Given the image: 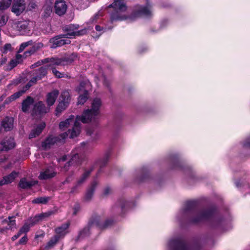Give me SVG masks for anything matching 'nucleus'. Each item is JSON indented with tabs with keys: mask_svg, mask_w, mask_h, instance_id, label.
Segmentation results:
<instances>
[{
	"mask_svg": "<svg viewBox=\"0 0 250 250\" xmlns=\"http://www.w3.org/2000/svg\"><path fill=\"white\" fill-rule=\"evenodd\" d=\"M199 208V202L197 200L188 201L185 203L183 213L189 223L198 224L204 221H208L212 228H219L221 226L223 218L217 215V209L215 207L206 208L196 215Z\"/></svg>",
	"mask_w": 250,
	"mask_h": 250,
	"instance_id": "1",
	"label": "nucleus"
},
{
	"mask_svg": "<svg viewBox=\"0 0 250 250\" xmlns=\"http://www.w3.org/2000/svg\"><path fill=\"white\" fill-rule=\"evenodd\" d=\"M108 8H112L114 10L110 14V19L111 23L126 19L125 15L122 14L127 10L125 0H113V2L108 6Z\"/></svg>",
	"mask_w": 250,
	"mask_h": 250,
	"instance_id": "2",
	"label": "nucleus"
},
{
	"mask_svg": "<svg viewBox=\"0 0 250 250\" xmlns=\"http://www.w3.org/2000/svg\"><path fill=\"white\" fill-rule=\"evenodd\" d=\"M114 223V220L112 219H107L103 223L101 217L96 214L92 215L89 220V225H95L101 229H107L112 226Z\"/></svg>",
	"mask_w": 250,
	"mask_h": 250,
	"instance_id": "3",
	"label": "nucleus"
},
{
	"mask_svg": "<svg viewBox=\"0 0 250 250\" xmlns=\"http://www.w3.org/2000/svg\"><path fill=\"white\" fill-rule=\"evenodd\" d=\"M151 11L147 6L136 5L134 7L130 15L131 19H136L143 17L149 18L151 17Z\"/></svg>",
	"mask_w": 250,
	"mask_h": 250,
	"instance_id": "4",
	"label": "nucleus"
},
{
	"mask_svg": "<svg viewBox=\"0 0 250 250\" xmlns=\"http://www.w3.org/2000/svg\"><path fill=\"white\" fill-rule=\"evenodd\" d=\"M65 39H66V36L63 34H60L52 37L49 41L50 48L55 49L65 44H70L71 42V41Z\"/></svg>",
	"mask_w": 250,
	"mask_h": 250,
	"instance_id": "5",
	"label": "nucleus"
},
{
	"mask_svg": "<svg viewBox=\"0 0 250 250\" xmlns=\"http://www.w3.org/2000/svg\"><path fill=\"white\" fill-rule=\"evenodd\" d=\"M43 46V44L42 42L36 43L33 44L31 48L28 49L27 51H25L22 55L20 54H16L15 58L14 59L16 61V62H19V64L21 63L22 62V57L26 58L31 56Z\"/></svg>",
	"mask_w": 250,
	"mask_h": 250,
	"instance_id": "6",
	"label": "nucleus"
},
{
	"mask_svg": "<svg viewBox=\"0 0 250 250\" xmlns=\"http://www.w3.org/2000/svg\"><path fill=\"white\" fill-rule=\"evenodd\" d=\"M50 66V64H47L42 66L38 68L34 69L32 71V78L36 82L42 80L47 76L48 70L49 69Z\"/></svg>",
	"mask_w": 250,
	"mask_h": 250,
	"instance_id": "7",
	"label": "nucleus"
},
{
	"mask_svg": "<svg viewBox=\"0 0 250 250\" xmlns=\"http://www.w3.org/2000/svg\"><path fill=\"white\" fill-rule=\"evenodd\" d=\"M168 245L171 250H190L186 242L181 238L170 240Z\"/></svg>",
	"mask_w": 250,
	"mask_h": 250,
	"instance_id": "8",
	"label": "nucleus"
},
{
	"mask_svg": "<svg viewBox=\"0 0 250 250\" xmlns=\"http://www.w3.org/2000/svg\"><path fill=\"white\" fill-rule=\"evenodd\" d=\"M12 0H2L0 1V28L4 26L8 21V17L3 11L11 5Z\"/></svg>",
	"mask_w": 250,
	"mask_h": 250,
	"instance_id": "9",
	"label": "nucleus"
},
{
	"mask_svg": "<svg viewBox=\"0 0 250 250\" xmlns=\"http://www.w3.org/2000/svg\"><path fill=\"white\" fill-rule=\"evenodd\" d=\"M49 111V108L46 107L43 103L40 101L33 104V107L31 110V115L42 117L48 113Z\"/></svg>",
	"mask_w": 250,
	"mask_h": 250,
	"instance_id": "10",
	"label": "nucleus"
},
{
	"mask_svg": "<svg viewBox=\"0 0 250 250\" xmlns=\"http://www.w3.org/2000/svg\"><path fill=\"white\" fill-rule=\"evenodd\" d=\"M61 139L59 137L55 136L52 135H48L45 140L41 143L42 148L44 150H48L58 142H60Z\"/></svg>",
	"mask_w": 250,
	"mask_h": 250,
	"instance_id": "11",
	"label": "nucleus"
},
{
	"mask_svg": "<svg viewBox=\"0 0 250 250\" xmlns=\"http://www.w3.org/2000/svg\"><path fill=\"white\" fill-rule=\"evenodd\" d=\"M26 8L25 0H13L11 11L17 16L21 15Z\"/></svg>",
	"mask_w": 250,
	"mask_h": 250,
	"instance_id": "12",
	"label": "nucleus"
},
{
	"mask_svg": "<svg viewBox=\"0 0 250 250\" xmlns=\"http://www.w3.org/2000/svg\"><path fill=\"white\" fill-rule=\"evenodd\" d=\"M2 146L1 151H8L15 147L16 144L14 139L11 137L6 136L4 137L0 143Z\"/></svg>",
	"mask_w": 250,
	"mask_h": 250,
	"instance_id": "13",
	"label": "nucleus"
},
{
	"mask_svg": "<svg viewBox=\"0 0 250 250\" xmlns=\"http://www.w3.org/2000/svg\"><path fill=\"white\" fill-rule=\"evenodd\" d=\"M70 223L67 222L65 223L62 224L61 226L56 228L55 229L56 234L55 236H58V238L60 240L63 238L65 235L67 233V229L69 228Z\"/></svg>",
	"mask_w": 250,
	"mask_h": 250,
	"instance_id": "14",
	"label": "nucleus"
},
{
	"mask_svg": "<svg viewBox=\"0 0 250 250\" xmlns=\"http://www.w3.org/2000/svg\"><path fill=\"white\" fill-rule=\"evenodd\" d=\"M67 9V5L63 0H56L55 3L54 10L56 14L59 16L64 15Z\"/></svg>",
	"mask_w": 250,
	"mask_h": 250,
	"instance_id": "15",
	"label": "nucleus"
},
{
	"mask_svg": "<svg viewBox=\"0 0 250 250\" xmlns=\"http://www.w3.org/2000/svg\"><path fill=\"white\" fill-rule=\"evenodd\" d=\"M97 115L95 113H93L91 109H87L84 110L83 114L81 116V122L84 124L88 123Z\"/></svg>",
	"mask_w": 250,
	"mask_h": 250,
	"instance_id": "16",
	"label": "nucleus"
},
{
	"mask_svg": "<svg viewBox=\"0 0 250 250\" xmlns=\"http://www.w3.org/2000/svg\"><path fill=\"white\" fill-rule=\"evenodd\" d=\"M14 119L12 117L6 116L1 121V125L6 132L10 131L13 128Z\"/></svg>",
	"mask_w": 250,
	"mask_h": 250,
	"instance_id": "17",
	"label": "nucleus"
},
{
	"mask_svg": "<svg viewBox=\"0 0 250 250\" xmlns=\"http://www.w3.org/2000/svg\"><path fill=\"white\" fill-rule=\"evenodd\" d=\"M18 175V172L15 171H13L9 174L4 176L2 179L0 180V186H2L3 185L11 183L15 180Z\"/></svg>",
	"mask_w": 250,
	"mask_h": 250,
	"instance_id": "18",
	"label": "nucleus"
},
{
	"mask_svg": "<svg viewBox=\"0 0 250 250\" xmlns=\"http://www.w3.org/2000/svg\"><path fill=\"white\" fill-rule=\"evenodd\" d=\"M81 116L78 115L76 116L75 121L74 124V126L72 129V131L70 134V137L71 138H74L77 137L80 133L81 124L80 123L81 121Z\"/></svg>",
	"mask_w": 250,
	"mask_h": 250,
	"instance_id": "19",
	"label": "nucleus"
},
{
	"mask_svg": "<svg viewBox=\"0 0 250 250\" xmlns=\"http://www.w3.org/2000/svg\"><path fill=\"white\" fill-rule=\"evenodd\" d=\"M45 126L46 125L44 122H42L38 125L35 128L31 130L29 134V138L31 139L39 136L42 133Z\"/></svg>",
	"mask_w": 250,
	"mask_h": 250,
	"instance_id": "20",
	"label": "nucleus"
},
{
	"mask_svg": "<svg viewBox=\"0 0 250 250\" xmlns=\"http://www.w3.org/2000/svg\"><path fill=\"white\" fill-rule=\"evenodd\" d=\"M171 162L172 169H183L184 168V164L178 155H173L171 157Z\"/></svg>",
	"mask_w": 250,
	"mask_h": 250,
	"instance_id": "21",
	"label": "nucleus"
},
{
	"mask_svg": "<svg viewBox=\"0 0 250 250\" xmlns=\"http://www.w3.org/2000/svg\"><path fill=\"white\" fill-rule=\"evenodd\" d=\"M59 94V90L56 89L47 94L46 102L48 106L50 107L54 104Z\"/></svg>",
	"mask_w": 250,
	"mask_h": 250,
	"instance_id": "22",
	"label": "nucleus"
},
{
	"mask_svg": "<svg viewBox=\"0 0 250 250\" xmlns=\"http://www.w3.org/2000/svg\"><path fill=\"white\" fill-rule=\"evenodd\" d=\"M34 103V99L30 96H28L21 103V111L24 113L28 112L30 106L33 105Z\"/></svg>",
	"mask_w": 250,
	"mask_h": 250,
	"instance_id": "23",
	"label": "nucleus"
},
{
	"mask_svg": "<svg viewBox=\"0 0 250 250\" xmlns=\"http://www.w3.org/2000/svg\"><path fill=\"white\" fill-rule=\"evenodd\" d=\"M37 181H27L25 178H21L19 183L18 187L22 189H29L38 184Z\"/></svg>",
	"mask_w": 250,
	"mask_h": 250,
	"instance_id": "24",
	"label": "nucleus"
},
{
	"mask_svg": "<svg viewBox=\"0 0 250 250\" xmlns=\"http://www.w3.org/2000/svg\"><path fill=\"white\" fill-rule=\"evenodd\" d=\"M77 27L73 24L66 25L62 28V31L65 33L63 35L66 36V39L72 38L75 37V30Z\"/></svg>",
	"mask_w": 250,
	"mask_h": 250,
	"instance_id": "25",
	"label": "nucleus"
},
{
	"mask_svg": "<svg viewBox=\"0 0 250 250\" xmlns=\"http://www.w3.org/2000/svg\"><path fill=\"white\" fill-rule=\"evenodd\" d=\"M82 162V159L80 158L79 155L78 153L75 154L71 157L70 160L66 163L64 168H67V167L72 166H80L81 165Z\"/></svg>",
	"mask_w": 250,
	"mask_h": 250,
	"instance_id": "26",
	"label": "nucleus"
},
{
	"mask_svg": "<svg viewBox=\"0 0 250 250\" xmlns=\"http://www.w3.org/2000/svg\"><path fill=\"white\" fill-rule=\"evenodd\" d=\"M111 154V151L108 150L105 152L104 157L99 160L98 164L99 165L100 168L97 172V176L101 172L102 168L105 167L107 164L110 157Z\"/></svg>",
	"mask_w": 250,
	"mask_h": 250,
	"instance_id": "27",
	"label": "nucleus"
},
{
	"mask_svg": "<svg viewBox=\"0 0 250 250\" xmlns=\"http://www.w3.org/2000/svg\"><path fill=\"white\" fill-rule=\"evenodd\" d=\"M129 202L124 198L120 199L115 207H114V209L116 208H119L121 210V214L123 215L125 214V211L126 210V208H127L128 206Z\"/></svg>",
	"mask_w": 250,
	"mask_h": 250,
	"instance_id": "28",
	"label": "nucleus"
},
{
	"mask_svg": "<svg viewBox=\"0 0 250 250\" xmlns=\"http://www.w3.org/2000/svg\"><path fill=\"white\" fill-rule=\"evenodd\" d=\"M97 185V183L96 181H93L91 182L90 186L88 188L85 196L84 200L85 201H89L92 198L96 187Z\"/></svg>",
	"mask_w": 250,
	"mask_h": 250,
	"instance_id": "29",
	"label": "nucleus"
},
{
	"mask_svg": "<svg viewBox=\"0 0 250 250\" xmlns=\"http://www.w3.org/2000/svg\"><path fill=\"white\" fill-rule=\"evenodd\" d=\"M102 105V101L100 98H94L91 103V110L93 113H95L97 115H99L100 113V108Z\"/></svg>",
	"mask_w": 250,
	"mask_h": 250,
	"instance_id": "30",
	"label": "nucleus"
},
{
	"mask_svg": "<svg viewBox=\"0 0 250 250\" xmlns=\"http://www.w3.org/2000/svg\"><path fill=\"white\" fill-rule=\"evenodd\" d=\"M78 58V54L73 52L71 54H67L62 57L64 65H68L72 63Z\"/></svg>",
	"mask_w": 250,
	"mask_h": 250,
	"instance_id": "31",
	"label": "nucleus"
},
{
	"mask_svg": "<svg viewBox=\"0 0 250 250\" xmlns=\"http://www.w3.org/2000/svg\"><path fill=\"white\" fill-rule=\"evenodd\" d=\"M93 225H89V222L88 223L87 226L84 227L83 229L80 231L79 234L78 235L77 240H80L81 239H83L84 237L89 236L90 234V229Z\"/></svg>",
	"mask_w": 250,
	"mask_h": 250,
	"instance_id": "32",
	"label": "nucleus"
},
{
	"mask_svg": "<svg viewBox=\"0 0 250 250\" xmlns=\"http://www.w3.org/2000/svg\"><path fill=\"white\" fill-rule=\"evenodd\" d=\"M2 224H7L8 227H6V229L12 230L15 228L16 224L14 216H9L7 218L2 221Z\"/></svg>",
	"mask_w": 250,
	"mask_h": 250,
	"instance_id": "33",
	"label": "nucleus"
},
{
	"mask_svg": "<svg viewBox=\"0 0 250 250\" xmlns=\"http://www.w3.org/2000/svg\"><path fill=\"white\" fill-rule=\"evenodd\" d=\"M93 169L94 166L91 167L88 170L85 169L84 173L77 181V186H79L84 183Z\"/></svg>",
	"mask_w": 250,
	"mask_h": 250,
	"instance_id": "34",
	"label": "nucleus"
},
{
	"mask_svg": "<svg viewBox=\"0 0 250 250\" xmlns=\"http://www.w3.org/2000/svg\"><path fill=\"white\" fill-rule=\"evenodd\" d=\"M56 174V172H50L48 169H46L40 173L39 178L40 180H47L55 177Z\"/></svg>",
	"mask_w": 250,
	"mask_h": 250,
	"instance_id": "35",
	"label": "nucleus"
},
{
	"mask_svg": "<svg viewBox=\"0 0 250 250\" xmlns=\"http://www.w3.org/2000/svg\"><path fill=\"white\" fill-rule=\"evenodd\" d=\"M23 94V91H18L7 98L4 102V104H8L20 98Z\"/></svg>",
	"mask_w": 250,
	"mask_h": 250,
	"instance_id": "36",
	"label": "nucleus"
},
{
	"mask_svg": "<svg viewBox=\"0 0 250 250\" xmlns=\"http://www.w3.org/2000/svg\"><path fill=\"white\" fill-rule=\"evenodd\" d=\"M60 239L58 238V236H55L54 235L52 237L49 241L46 243V245L44 247L45 250H48L53 248L56 244L59 242Z\"/></svg>",
	"mask_w": 250,
	"mask_h": 250,
	"instance_id": "37",
	"label": "nucleus"
},
{
	"mask_svg": "<svg viewBox=\"0 0 250 250\" xmlns=\"http://www.w3.org/2000/svg\"><path fill=\"white\" fill-rule=\"evenodd\" d=\"M69 104L67 103H64V102H60L57 105L56 109V115L59 116L62 112V111L64 110L68 106Z\"/></svg>",
	"mask_w": 250,
	"mask_h": 250,
	"instance_id": "38",
	"label": "nucleus"
},
{
	"mask_svg": "<svg viewBox=\"0 0 250 250\" xmlns=\"http://www.w3.org/2000/svg\"><path fill=\"white\" fill-rule=\"evenodd\" d=\"M88 98V92L87 90H84L83 93L81 94L78 98V104H83Z\"/></svg>",
	"mask_w": 250,
	"mask_h": 250,
	"instance_id": "39",
	"label": "nucleus"
},
{
	"mask_svg": "<svg viewBox=\"0 0 250 250\" xmlns=\"http://www.w3.org/2000/svg\"><path fill=\"white\" fill-rule=\"evenodd\" d=\"M74 119V116L71 115L69 118L65 121H61L59 124V127L61 129H64L65 128L68 127L70 123H71Z\"/></svg>",
	"mask_w": 250,
	"mask_h": 250,
	"instance_id": "40",
	"label": "nucleus"
},
{
	"mask_svg": "<svg viewBox=\"0 0 250 250\" xmlns=\"http://www.w3.org/2000/svg\"><path fill=\"white\" fill-rule=\"evenodd\" d=\"M60 100L62 102L69 104L71 100L69 93L66 91L62 92L60 96Z\"/></svg>",
	"mask_w": 250,
	"mask_h": 250,
	"instance_id": "41",
	"label": "nucleus"
},
{
	"mask_svg": "<svg viewBox=\"0 0 250 250\" xmlns=\"http://www.w3.org/2000/svg\"><path fill=\"white\" fill-rule=\"evenodd\" d=\"M50 199L49 197H40L34 199L32 201L33 204H46Z\"/></svg>",
	"mask_w": 250,
	"mask_h": 250,
	"instance_id": "42",
	"label": "nucleus"
},
{
	"mask_svg": "<svg viewBox=\"0 0 250 250\" xmlns=\"http://www.w3.org/2000/svg\"><path fill=\"white\" fill-rule=\"evenodd\" d=\"M19 62H16L14 59L10 60L7 66L4 69L6 71H10L17 66Z\"/></svg>",
	"mask_w": 250,
	"mask_h": 250,
	"instance_id": "43",
	"label": "nucleus"
},
{
	"mask_svg": "<svg viewBox=\"0 0 250 250\" xmlns=\"http://www.w3.org/2000/svg\"><path fill=\"white\" fill-rule=\"evenodd\" d=\"M40 221H42L39 214L35 215L34 217H31L29 220V223L32 227L37 224Z\"/></svg>",
	"mask_w": 250,
	"mask_h": 250,
	"instance_id": "44",
	"label": "nucleus"
},
{
	"mask_svg": "<svg viewBox=\"0 0 250 250\" xmlns=\"http://www.w3.org/2000/svg\"><path fill=\"white\" fill-rule=\"evenodd\" d=\"M33 43V42L32 40L22 43L20 46L18 53H19L22 52L26 47L28 46L29 45H32Z\"/></svg>",
	"mask_w": 250,
	"mask_h": 250,
	"instance_id": "45",
	"label": "nucleus"
},
{
	"mask_svg": "<svg viewBox=\"0 0 250 250\" xmlns=\"http://www.w3.org/2000/svg\"><path fill=\"white\" fill-rule=\"evenodd\" d=\"M37 82L33 80L31 78L30 80L27 83V84L23 87V89L20 90L19 91H23L24 93L27 90H28L33 84H36Z\"/></svg>",
	"mask_w": 250,
	"mask_h": 250,
	"instance_id": "46",
	"label": "nucleus"
},
{
	"mask_svg": "<svg viewBox=\"0 0 250 250\" xmlns=\"http://www.w3.org/2000/svg\"><path fill=\"white\" fill-rule=\"evenodd\" d=\"M52 64H51L53 66H54V65H64L62 57L61 58H52Z\"/></svg>",
	"mask_w": 250,
	"mask_h": 250,
	"instance_id": "47",
	"label": "nucleus"
},
{
	"mask_svg": "<svg viewBox=\"0 0 250 250\" xmlns=\"http://www.w3.org/2000/svg\"><path fill=\"white\" fill-rule=\"evenodd\" d=\"M31 227H32V226H30V224L28 222H27L23 225L19 230L22 234L23 233H26L29 231Z\"/></svg>",
	"mask_w": 250,
	"mask_h": 250,
	"instance_id": "48",
	"label": "nucleus"
},
{
	"mask_svg": "<svg viewBox=\"0 0 250 250\" xmlns=\"http://www.w3.org/2000/svg\"><path fill=\"white\" fill-rule=\"evenodd\" d=\"M13 48L10 43H6L3 46V48L0 49L2 54H6L8 51H12Z\"/></svg>",
	"mask_w": 250,
	"mask_h": 250,
	"instance_id": "49",
	"label": "nucleus"
},
{
	"mask_svg": "<svg viewBox=\"0 0 250 250\" xmlns=\"http://www.w3.org/2000/svg\"><path fill=\"white\" fill-rule=\"evenodd\" d=\"M52 13V8L50 6H47L44 8L43 16L45 18H48Z\"/></svg>",
	"mask_w": 250,
	"mask_h": 250,
	"instance_id": "50",
	"label": "nucleus"
},
{
	"mask_svg": "<svg viewBox=\"0 0 250 250\" xmlns=\"http://www.w3.org/2000/svg\"><path fill=\"white\" fill-rule=\"evenodd\" d=\"M49 69H51L53 74L58 78H61L63 77V74H62L60 72L58 71L56 68L53 66L51 64V66L50 67Z\"/></svg>",
	"mask_w": 250,
	"mask_h": 250,
	"instance_id": "51",
	"label": "nucleus"
},
{
	"mask_svg": "<svg viewBox=\"0 0 250 250\" xmlns=\"http://www.w3.org/2000/svg\"><path fill=\"white\" fill-rule=\"evenodd\" d=\"M144 174L139 178V182H143L146 181L149 178V174L147 170H145Z\"/></svg>",
	"mask_w": 250,
	"mask_h": 250,
	"instance_id": "52",
	"label": "nucleus"
},
{
	"mask_svg": "<svg viewBox=\"0 0 250 250\" xmlns=\"http://www.w3.org/2000/svg\"><path fill=\"white\" fill-rule=\"evenodd\" d=\"M52 213H53L52 211H48L46 212L39 214V215L41 218L42 221L45 218L49 217L52 214Z\"/></svg>",
	"mask_w": 250,
	"mask_h": 250,
	"instance_id": "53",
	"label": "nucleus"
},
{
	"mask_svg": "<svg viewBox=\"0 0 250 250\" xmlns=\"http://www.w3.org/2000/svg\"><path fill=\"white\" fill-rule=\"evenodd\" d=\"M112 28V27H109L108 28H107L106 27H101L99 25H96L95 26V29L97 31H103V32H105L107 30H110Z\"/></svg>",
	"mask_w": 250,
	"mask_h": 250,
	"instance_id": "54",
	"label": "nucleus"
},
{
	"mask_svg": "<svg viewBox=\"0 0 250 250\" xmlns=\"http://www.w3.org/2000/svg\"><path fill=\"white\" fill-rule=\"evenodd\" d=\"M27 236L26 235H25L24 236H23L20 239V240L19 241V244L20 245H24L27 243Z\"/></svg>",
	"mask_w": 250,
	"mask_h": 250,
	"instance_id": "55",
	"label": "nucleus"
},
{
	"mask_svg": "<svg viewBox=\"0 0 250 250\" xmlns=\"http://www.w3.org/2000/svg\"><path fill=\"white\" fill-rule=\"evenodd\" d=\"M243 146L245 147H250V136H249L244 142Z\"/></svg>",
	"mask_w": 250,
	"mask_h": 250,
	"instance_id": "56",
	"label": "nucleus"
},
{
	"mask_svg": "<svg viewBox=\"0 0 250 250\" xmlns=\"http://www.w3.org/2000/svg\"><path fill=\"white\" fill-rule=\"evenodd\" d=\"M73 210H74V211H73V215H77V213L79 211V210H80V205L78 203L76 204L74 207V208H73Z\"/></svg>",
	"mask_w": 250,
	"mask_h": 250,
	"instance_id": "57",
	"label": "nucleus"
},
{
	"mask_svg": "<svg viewBox=\"0 0 250 250\" xmlns=\"http://www.w3.org/2000/svg\"><path fill=\"white\" fill-rule=\"evenodd\" d=\"M7 61V58L6 57H3L2 55L1 58L0 59V67L3 64H5Z\"/></svg>",
	"mask_w": 250,
	"mask_h": 250,
	"instance_id": "58",
	"label": "nucleus"
},
{
	"mask_svg": "<svg viewBox=\"0 0 250 250\" xmlns=\"http://www.w3.org/2000/svg\"><path fill=\"white\" fill-rule=\"evenodd\" d=\"M86 30L84 29L77 31H75L76 34H75V37L82 36V35L86 33Z\"/></svg>",
	"mask_w": 250,
	"mask_h": 250,
	"instance_id": "59",
	"label": "nucleus"
},
{
	"mask_svg": "<svg viewBox=\"0 0 250 250\" xmlns=\"http://www.w3.org/2000/svg\"><path fill=\"white\" fill-rule=\"evenodd\" d=\"M52 58H46L43 60H41L42 64L47 63L48 62H52Z\"/></svg>",
	"mask_w": 250,
	"mask_h": 250,
	"instance_id": "60",
	"label": "nucleus"
},
{
	"mask_svg": "<svg viewBox=\"0 0 250 250\" xmlns=\"http://www.w3.org/2000/svg\"><path fill=\"white\" fill-rule=\"evenodd\" d=\"M21 233L20 232V231L19 230L18 232L14 235L13 236H12L11 239L13 241L16 240V239H17L21 235Z\"/></svg>",
	"mask_w": 250,
	"mask_h": 250,
	"instance_id": "61",
	"label": "nucleus"
},
{
	"mask_svg": "<svg viewBox=\"0 0 250 250\" xmlns=\"http://www.w3.org/2000/svg\"><path fill=\"white\" fill-rule=\"evenodd\" d=\"M99 15L98 13H96L95 14H94V15L91 18L90 20L92 22H94V21H96L97 20V19L99 18Z\"/></svg>",
	"mask_w": 250,
	"mask_h": 250,
	"instance_id": "62",
	"label": "nucleus"
},
{
	"mask_svg": "<svg viewBox=\"0 0 250 250\" xmlns=\"http://www.w3.org/2000/svg\"><path fill=\"white\" fill-rule=\"evenodd\" d=\"M110 191V188L109 187H107L104 190V195H107L109 193Z\"/></svg>",
	"mask_w": 250,
	"mask_h": 250,
	"instance_id": "63",
	"label": "nucleus"
},
{
	"mask_svg": "<svg viewBox=\"0 0 250 250\" xmlns=\"http://www.w3.org/2000/svg\"><path fill=\"white\" fill-rule=\"evenodd\" d=\"M103 83L104 85L109 88V90H110L109 88V83L106 78H104Z\"/></svg>",
	"mask_w": 250,
	"mask_h": 250,
	"instance_id": "64",
	"label": "nucleus"
}]
</instances>
